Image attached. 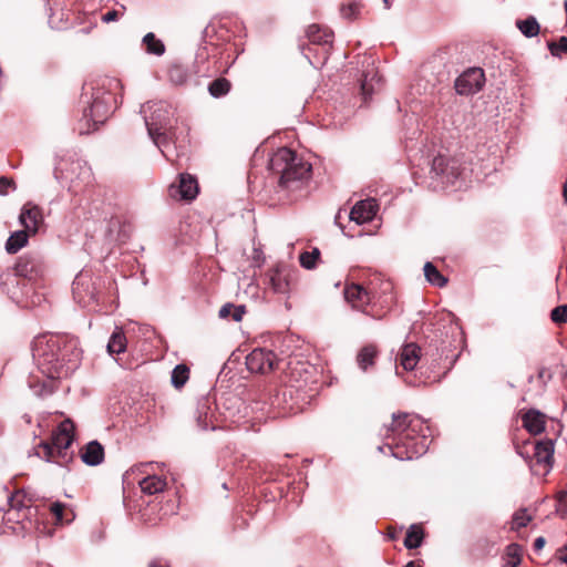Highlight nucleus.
I'll list each match as a JSON object with an SVG mask.
<instances>
[{"instance_id":"47","label":"nucleus","mask_w":567,"mask_h":567,"mask_svg":"<svg viewBox=\"0 0 567 567\" xmlns=\"http://www.w3.org/2000/svg\"><path fill=\"white\" fill-rule=\"evenodd\" d=\"M563 197H564L565 204L567 205V179L565 181L564 186H563Z\"/></svg>"},{"instance_id":"43","label":"nucleus","mask_w":567,"mask_h":567,"mask_svg":"<svg viewBox=\"0 0 567 567\" xmlns=\"http://www.w3.org/2000/svg\"><path fill=\"white\" fill-rule=\"evenodd\" d=\"M117 19H118V12L116 10H111L102 17V21L106 22V23L116 21Z\"/></svg>"},{"instance_id":"35","label":"nucleus","mask_w":567,"mask_h":567,"mask_svg":"<svg viewBox=\"0 0 567 567\" xmlns=\"http://www.w3.org/2000/svg\"><path fill=\"white\" fill-rule=\"evenodd\" d=\"M320 258V250L313 248L311 251H303L299 256L300 265L306 269H313Z\"/></svg>"},{"instance_id":"29","label":"nucleus","mask_w":567,"mask_h":567,"mask_svg":"<svg viewBox=\"0 0 567 567\" xmlns=\"http://www.w3.org/2000/svg\"><path fill=\"white\" fill-rule=\"evenodd\" d=\"M143 44L146 48L147 53L155 54V55H162L165 52V45L164 43L156 39L155 34L152 32H148L143 38Z\"/></svg>"},{"instance_id":"36","label":"nucleus","mask_w":567,"mask_h":567,"mask_svg":"<svg viewBox=\"0 0 567 567\" xmlns=\"http://www.w3.org/2000/svg\"><path fill=\"white\" fill-rule=\"evenodd\" d=\"M532 520V516L526 509H519L513 515L512 529H519L526 527Z\"/></svg>"},{"instance_id":"1","label":"nucleus","mask_w":567,"mask_h":567,"mask_svg":"<svg viewBox=\"0 0 567 567\" xmlns=\"http://www.w3.org/2000/svg\"><path fill=\"white\" fill-rule=\"evenodd\" d=\"M32 355L43 374L50 379H63L78 369L82 350L74 337L47 333L33 339Z\"/></svg>"},{"instance_id":"19","label":"nucleus","mask_w":567,"mask_h":567,"mask_svg":"<svg viewBox=\"0 0 567 567\" xmlns=\"http://www.w3.org/2000/svg\"><path fill=\"white\" fill-rule=\"evenodd\" d=\"M81 460L89 466L100 465L104 461V447L97 441L89 442L81 451Z\"/></svg>"},{"instance_id":"6","label":"nucleus","mask_w":567,"mask_h":567,"mask_svg":"<svg viewBox=\"0 0 567 567\" xmlns=\"http://www.w3.org/2000/svg\"><path fill=\"white\" fill-rule=\"evenodd\" d=\"M155 466L158 467L157 463H140L131 467L130 474L143 477L138 480L141 491L147 495H154L162 493L166 486L167 481L164 476L155 473Z\"/></svg>"},{"instance_id":"23","label":"nucleus","mask_w":567,"mask_h":567,"mask_svg":"<svg viewBox=\"0 0 567 567\" xmlns=\"http://www.w3.org/2000/svg\"><path fill=\"white\" fill-rule=\"evenodd\" d=\"M307 35L312 43L330 44L332 42V32L317 24L308 27Z\"/></svg>"},{"instance_id":"32","label":"nucleus","mask_w":567,"mask_h":567,"mask_svg":"<svg viewBox=\"0 0 567 567\" xmlns=\"http://www.w3.org/2000/svg\"><path fill=\"white\" fill-rule=\"evenodd\" d=\"M505 567H518L522 561V548L517 544H511L506 547L504 556Z\"/></svg>"},{"instance_id":"30","label":"nucleus","mask_w":567,"mask_h":567,"mask_svg":"<svg viewBox=\"0 0 567 567\" xmlns=\"http://www.w3.org/2000/svg\"><path fill=\"white\" fill-rule=\"evenodd\" d=\"M424 276L426 280L437 287H444L447 282L446 278L436 269L432 262L424 265Z\"/></svg>"},{"instance_id":"42","label":"nucleus","mask_w":567,"mask_h":567,"mask_svg":"<svg viewBox=\"0 0 567 567\" xmlns=\"http://www.w3.org/2000/svg\"><path fill=\"white\" fill-rule=\"evenodd\" d=\"M444 165V158L443 157H436L434 158L433 161V168L434 169H437V168H441L442 173L443 174H446V171L447 169H451V172H453L454 169V163L452 165H446V169H443L442 166Z\"/></svg>"},{"instance_id":"37","label":"nucleus","mask_w":567,"mask_h":567,"mask_svg":"<svg viewBox=\"0 0 567 567\" xmlns=\"http://www.w3.org/2000/svg\"><path fill=\"white\" fill-rule=\"evenodd\" d=\"M361 4L357 1H351L347 4H343L340 9V12L344 19L353 20L359 16Z\"/></svg>"},{"instance_id":"5","label":"nucleus","mask_w":567,"mask_h":567,"mask_svg":"<svg viewBox=\"0 0 567 567\" xmlns=\"http://www.w3.org/2000/svg\"><path fill=\"white\" fill-rule=\"evenodd\" d=\"M74 424L71 420H64L52 434V441L41 442L37 447V455L47 462L58 465H66L73 458L70 447L74 439Z\"/></svg>"},{"instance_id":"33","label":"nucleus","mask_w":567,"mask_h":567,"mask_svg":"<svg viewBox=\"0 0 567 567\" xmlns=\"http://www.w3.org/2000/svg\"><path fill=\"white\" fill-rule=\"evenodd\" d=\"M188 379L189 369L185 364H178L173 369L171 381L176 389L184 386Z\"/></svg>"},{"instance_id":"8","label":"nucleus","mask_w":567,"mask_h":567,"mask_svg":"<svg viewBox=\"0 0 567 567\" xmlns=\"http://www.w3.org/2000/svg\"><path fill=\"white\" fill-rule=\"evenodd\" d=\"M115 102L110 92L93 93V101L89 109L84 110V118L92 121L94 125L102 124L111 112L112 104Z\"/></svg>"},{"instance_id":"31","label":"nucleus","mask_w":567,"mask_h":567,"mask_svg":"<svg viewBox=\"0 0 567 567\" xmlns=\"http://www.w3.org/2000/svg\"><path fill=\"white\" fill-rule=\"evenodd\" d=\"M375 355H377V348L374 346L370 344V346L363 347L357 357L359 367L365 371L368 369V367H370L374 363Z\"/></svg>"},{"instance_id":"4","label":"nucleus","mask_w":567,"mask_h":567,"mask_svg":"<svg viewBox=\"0 0 567 567\" xmlns=\"http://www.w3.org/2000/svg\"><path fill=\"white\" fill-rule=\"evenodd\" d=\"M141 113L145 115V125L154 144L161 150L162 154L171 159L168 151L169 144L175 142L176 133L172 126L171 120L174 116V110L167 102H148L143 105Z\"/></svg>"},{"instance_id":"45","label":"nucleus","mask_w":567,"mask_h":567,"mask_svg":"<svg viewBox=\"0 0 567 567\" xmlns=\"http://www.w3.org/2000/svg\"><path fill=\"white\" fill-rule=\"evenodd\" d=\"M559 560L567 565V547L559 550Z\"/></svg>"},{"instance_id":"10","label":"nucleus","mask_w":567,"mask_h":567,"mask_svg":"<svg viewBox=\"0 0 567 567\" xmlns=\"http://www.w3.org/2000/svg\"><path fill=\"white\" fill-rule=\"evenodd\" d=\"M276 354L266 349H255L246 358L247 369L256 373H268L274 370Z\"/></svg>"},{"instance_id":"27","label":"nucleus","mask_w":567,"mask_h":567,"mask_svg":"<svg viewBox=\"0 0 567 567\" xmlns=\"http://www.w3.org/2000/svg\"><path fill=\"white\" fill-rule=\"evenodd\" d=\"M246 313V307L235 306L233 303H226L219 309V317L223 319L231 318L235 322H239L243 320L244 315Z\"/></svg>"},{"instance_id":"13","label":"nucleus","mask_w":567,"mask_h":567,"mask_svg":"<svg viewBox=\"0 0 567 567\" xmlns=\"http://www.w3.org/2000/svg\"><path fill=\"white\" fill-rule=\"evenodd\" d=\"M193 419L196 423V427L200 431L208 429L214 430V410L208 399H202L198 401L197 406L194 411Z\"/></svg>"},{"instance_id":"41","label":"nucleus","mask_w":567,"mask_h":567,"mask_svg":"<svg viewBox=\"0 0 567 567\" xmlns=\"http://www.w3.org/2000/svg\"><path fill=\"white\" fill-rule=\"evenodd\" d=\"M50 511L58 522H62L64 511V505L62 503L56 502L51 504Z\"/></svg>"},{"instance_id":"40","label":"nucleus","mask_w":567,"mask_h":567,"mask_svg":"<svg viewBox=\"0 0 567 567\" xmlns=\"http://www.w3.org/2000/svg\"><path fill=\"white\" fill-rule=\"evenodd\" d=\"M9 188H16V184L13 182V179L11 178H8L6 176H1L0 177V195H7L8 194V190Z\"/></svg>"},{"instance_id":"49","label":"nucleus","mask_w":567,"mask_h":567,"mask_svg":"<svg viewBox=\"0 0 567 567\" xmlns=\"http://www.w3.org/2000/svg\"><path fill=\"white\" fill-rule=\"evenodd\" d=\"M383 4H384L385 9H390V7H391V3L389 0H383Z\"/></svg>"},{"instance_id":"9","label":"nucleus","mask_w":567,"mask_h":567,"mask_svg":"<svg viewBox=\"0 0 567 567\" xmlns=\"http://www.w3.org/2000/svg\"><path fill=\"white\" fill-rule=\"evenodd\" d=\"M485 75L482 69L472 68L463 72L455 81V90L461 95L475 94L482 90Z\"/></svg>"},{"instance_id":"50","label":"nucleus","mask_w":567,"mask_h":567,"mask_svg":"<svg viewBox=\"0 0 567 567\" xmlns=\"http://www.w3.org/2000/svg\"><path fill=\"white\" fill-rule=\"evenodd\" d=\"M372 318L374 319H381L382 317L381 316H374V315H371Z\"/></svg>"},{"instance_id":"48","label":"nucleus","mask_w":567,"mask_h":567,"mask_svg":"<svg viewBox=\"0 0 567 567\" xmlns=\"http://www.w3.org/2000/svg\"><path fill=\"white\" fill-rule=\"evenodd\" d=\"M147 567H168L167 565H161L157 561H151Z\"/></svg>"},{"instance_id":"16","label":"nucleus","mask_w":567,"mask_h":567,"mask_svg":"<svg viewBox=\"0 0 567 567\" xmlns=\"http://www.w3.org/2000/svg\"><path fill=\"white\" fill-rule=\"evenodd\" d=\"M378 210V204L374 199H364L358 202L350 212V219L358 225L365 224L373 219Z\"/></svg>"},{"instance_id":"14","label":"nucleus","mask_w":567,"mask_h":567,"mask_svg":"<svg viewBox=\"0 0 567 567\" xmlns=\"http://www.w3.org/2000/svg\"><path fill=\"white\" fill-rule=\"evenodd\" d=\"M344 298L353 309L364 311L365 307L371 302L372 297L362 286L352 284L344 289Z\"/></svg>"},{"instance_id":"22","label":"nucleus","mask_w":567,"mask_h":567,"mask_svg":"<svg viewBox=\"0 0 567 567\" xmlns=\"http://www.w3.org/2000/svg\"><path fill=\"white\" fill-rule=\"evenodd\" d=\"M30 233L21 229L12 233L6 243V250L9 254H16L28 244Z\"/></svg>"},{"instance_id":"39","label":"nucleus","mask_w":567,"mask_h":567,"mask_svg":"<svg viewBox=\"0 0 567 567\" xmlns=\"http://www.w3.org/2000/svg\"><path fill=\"white\" fill-rule=\"evenodd\" d=\"M548 48L553 55L567 54V37H560L557 42L549 43Z\"/></svg>"},{"instance_id":"46","label":"nucleus","mask_w":567,"mask_h":567,"mask_svg":"<svg viewBox=\"0 0 567 567\" xmlns=\"http://www.w3.org/2000/svg\"><path fill=\"white\" fill-rule=\"evenodd\" d=\"M405 567H423L421 561L412 560L409 561Z\"/></svg>"},{"instance_id":"7","label":"nucleus","mask_w":567,"mask_h":567,"mask_svg":"<svg viewBox=\"0 0 567 567\" xmlns=\"http://www.w3.org/2000/svg\"><path fill=\"white\" fill-rule=\"evenodd\" d=\"M47 267L43 258L35 252H28L20 256L14 266L12 274L17 277L28 280H38L44 277Z\"/></svg>"},{"instance_id":"21","label":"nucleus","mask_w":567,"mask_h":567,"mask_svg":"<svg viewBox=\"0 0 567 567\" xmlns=\"http://www.w3.org/2000/svg\"><path fill=\"white\" fill-rule=\"evenodd\" d=\"M380 76L374 70L368 71L361 80V93L367 101L380 87Z\"/></svg>"},{"instance_id":"2","label":"nucleus","mask_w":567,"mask_h":567,"mask_svg":"<svg viewBox=\"0 0 567 567\" xmlns=\"http://www.w3.org/2000/svg\"><path fill=\"white\" fill-rule=\"evenodd\" d=\"M431 429L417 415L393 414L392 422L385 427V446L401 461L423 455L430 445Z\"/></svg>"},{"instance_id":"3","label":"nucleus","mask_w":567,"mask_h":567,"mask_svg":"<svg viewBox=\"0 0 567 567\" xmlns=\"http://www.w3.org/2000/svg\"><path fill=\"white\" fill-rule=\"evenodd\" d=\"M269 167L278 176V187L286 192L301 189L311 175V164L287 147L271 156Z\"/></svg>"},{"instance_id":"34","label":"nucleus","mask_w":567,"mask_h":567,"mask_svg":"<svg viewBox=\"0 0 567 567\" xmlns=\"http://www.w3.org/2000/svg\"><path fill=\"white\" fill-rule=\"evenodd\" d=\"M229 90L230 82L225 78L214 80L208 86V91L214 97H221L226 95Z\"/></svg>"},{"instance_id":"51","label":"nucleus","mask_w":567,"mask_h":567,"mask_svg":"<svg viewBox=\"0 0 567 567\" xmlns=\"http://www.w3.org/2000/svg\"><path fill=\"white\" fill-rule=\"evenodd\" d=\"M9 275H10V272L1 275V279H3L4 276H9Z\"/></svg>"},{"instance_id":"44","label":"nucleus","mask_w":567,"mask_h":567,"mask_svg":"<svg viewBox=\"0 0 567 567\" xmlns=\"http://www.w3.org/2000/svg\"><path fill=\"white\" fill-rule=\"evenodd\" d=\"M545 544H546V539L543 536L537 537L534 542V549L536 551H539L544 548Z\"/></svg>"},{"instance_id":"24","label":"nucleus","mask_w":567,"mask_h":567,"mask_svg":"<svg viewBox=\"0 0 567 567\" xmlns=\"http://www.w3.org/2000/svg\"><path fill=\"white\" fill-rule=\"evenodd\" d=\"M106 348L110 354H120L126 350V337L121 329L111 334Z\"/></svg>"},{"instance_id":"38","label":"nucleus","mask_w":567,"mask_h":567,"mask_svg":"<svg viewBox=\"0 0 567 567\" xmlns=\"http://www.w3.org/2000/svg\"><path fill=\"white\" fill-rule=\"evenodd\" d=\"M553 322L561 324L567 322V305H561L554 308L550 312Z\"/></svg>"},{"instance_id":"26","label":"nucleus","mask_w":567,"mask_h":567,"mask_svg":"<svg viewBox=\"0 0 567 567\" xmlns=\"http://www.w3.org/2000/svg\"><path fill=\"white\" fill-rule=\"evenodd\" d=\"M424 533L420 525H411L406 532L404 546L409 549H414L421 546Z\"/></svg>"},{"instance_id":"20","label":"nucleus","mask_w":567,"mask_h":567,"mask_svg":"<svg viewBox=\"0 0 567 567\" xmlns=\"http://www.w3.org/2000/svg\"><path fill=\"white\" fill-rule=\"evenodd\" d=\"M523 426L533 435H537L545 430L544 415L536 411L529 410L523 415Z\"/></svg>"},{"instance_id":"12","label":"nucleus","mask_w":567,"mask_h":567,"mask_svg":"<svg viewBox=\"0 0 567 567\" xmlns=\"http://www.w3.org/2000/svg\"><path fill=\"white\" fill-rule=\"evenodd\" d=\"M266 276L268 278V287L275 293L286 295L289 292V272L284 266L277 265L272 267L267 271Z\"/></svg>"},{"instance_id":"15","label":"nucleus","mask_w":567,"mask_h":567,"mask_svg":"<svg viewBox=\"0 0 567 567\" xmlns=\"http://www.w3.org/2000/svg\"><path fill=\"white\" fill-rule=\"evenodd\" d=\"M198 194V184L196 178L188 174H181L177 186H171V195L179 196L181 199L192 200Z\"/></svg>"},{"instance_id":"17","label":"nucleus","mask_w":567,"mask_h":567,"mask_svg":"<svg viewBox=\"0 0 567 567\" xmlns=\"http://www.w3.org/2000/svg\"><path fill=\"white\" fill-rule=\"evenodd\" d=\"M534 457L537 465H542L545 472H549L554 461V444L551 440L539 441L534 447Z\"/></svg>"},{"instance_id":"25","label":"nucleus","mask_w":567,"mask_h":567,"mask_svg":"<svg viewBox=\"0 0 567 567\" xmlns=\"http://www.w3.org/2000/svg\"><path fill=\"white\" fill-rule=\"evenodd\" d=\"M9 513L17 511L18 513L30 509V498L23 491H17L8 497Z\"/></svg>"},{"instance_id":"18","label":"nucleus","mask_w":567,"mask_h":567,"mask_svg":"<svg viewBox=\"0 0 567 567\" xmlns=\"http://www.w3.org/2000/svg\"><path fill=\"white\" fill-rule=\"evenodd\" d=\"M420 351L415 343L404 344L399 353V365L405 371L413 370L420 361Z\"/></svg>"},{"instance_id":"11","label":"nucleus","mask_w":567,"mask_h":567,"mask_svg":"<svg viewBox=\"0 0 567 567\" xmlns=\"http://www.w3.org/2000/svg\"><path fill=\"white\" fill-rule=\"evenodd\" d=\"M19 223L31 235L37 234L43 223L42 209L32 203L24 204L19 215Z\"/></svg>"},{"instance_id":"28","label":"nucleus","mask_w":567,"mask_h":567,"mask_svg":"<svg viewBox=\"0 0 567 567\" xmlns=\"http://www.w3.org/2000/svg\"><path fill=\"white\" fill-rule=\"evenodd\" d=\"M516 27L527 38L536 37L539 33V24L535 17L517 20Z\"/></svg>"}]
</instances>
